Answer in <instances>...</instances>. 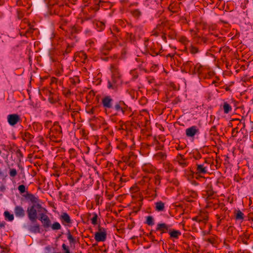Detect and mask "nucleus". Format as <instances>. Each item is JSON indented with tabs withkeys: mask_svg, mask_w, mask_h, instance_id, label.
Returning a JSON list of instances; mask_svg holds the SVG:
<instances>
[{
	"mask_svg": "<svg viewBox=\"0 0 253 253\" xmlns=\"http://www.w3.org/2000/svg\"><path fill=\"white\" fill-rule=\"evenodd\" d=\"M110 70L112 73L111 79L108 81L107 87L109 89L116 90L122 84L121 75L116 65H111Z\"/></svg>",
	"mask_w": 253,
	"mask_h": 253,
	"instance_id": "nucleus-1",
	"label": "nucleus"
},
{
	"mask_svg": "<svg viewBox=\"0 0 253 253\" xmlns=\"http://www.w3.org/2000/svg\"><path fill=\"white\" fill-rule=\"evenodd\" d=\"M37 209L39 210V212H47V210L45 208H42L40 204H34L28 207L27 209L28 218L32 222L36 221L37 218Z\"/></svg>",
	"mask_w": 253,
	"mask_h": 253,
	"instance_id": "nucleus-2",
	"label": "nucleus"
},
{
	"mask_svg": "<svg viewBox=\"0 0 253 253\" xmlns=\"http://www.w3.org/2000/svg\"><path fill=\"white\" fill-rule=\"evenodd\" d=\"M107 233L105 228L98 227V231L94 235V239L97 242H104L106 239Z\"/></svg>",
	"mask_w": 253,
	"mask_h": 253,
	"instance_id": "nucleus-3",
	"label": "nucleus"
},
{
	"mask_svg": "<svg viewBox=\"0 0 253 253\" xmlns=\"http://www.w3.org/2000/svg\"><path fill=\"white\" fill-rule=\"evenodd\" d=\"M208 164L205 161L202 164H197L195 173L198 175L205 174L208 172Z\"/></svg>",
	"mask_w": 253,
	"mask_h": 253,
	"instance_id": "nucleus-4",
	"label": "nucleus"
},
{
	"mask_svg": "<svg viewBox=\"0 0 253 253\" xmlns=\"http://www.w3.org/2000/svg\"><path fill=\"white\" fill-rule=\"evenodd\" d=\"M62 132L61 127L57 122L53 123V126L50 128L49 134L51 136L57 137L59 136Z\"/></svg>",
	"mask_w": 253,
	"mask_h": 253,
	"instance_id": "nucleus-5",
	"label": "nucleus"
},
{
	"mask_svg": "<svg viewBox=\"0 0 253 253\" xmlns=\"http://www.w3.org/2000/svg\"><path fill=\"white\" fill-rule=\"evenodd\" d=\"M7 122L10 126H13L21 120L20 116L16 114L8 115L7 117Z\"/></svg>",
	"mask_w": 253,
	"mask_h": 253,
	"instance_id": "nucleus-6",
	"label": "nucleus"
},
{
	"mask_svg": "<svg viewBox=\"0 0 253 253\" xmlns=\"http://www.w3.org/2000/svg\"><path fill=\"white\" fill-rule=\"evenodd\" d=\"M113 99L109 96L104 97L102 99V104L105 110L111 109L113 107Z\"/></svg>",
	"mask_w": 253,
	"mask_h": 253,
	"instance_id": "nucleus-7",
	"label": "nucleus"
},
{
	"mask_svg": "<svg viewBox=\"0 0 253 253\" xmlns=\"http://www.w3.org/2000/svg\"><path fill=\"white\" fill-rule=\"evenodd\" d=\"M208 217L207 213L201 212L198 216L194 217L193 219L199 223H207Z\"/></svg>",
	"mask_w": 253,
	"mask_h": 253,
	"instance_id": "nucleus-8",
	"label": "nucleus"
},
{
	"mask_svg": "<svg viewBox=\"0 0 253 253\" xmlns=\"http://www.w3.org/2000/svg\"><path fill=\"white\" fill-rule=\"evenodd\" d=\"M170 226L165 223H158L156 227V230L161 232V233H166L169 231Z\"/></svg>",
	"mask_w": 253,
	"mask_h": 253,
	"instance_id": "nucleus-9",
	"label": "nucleus"
},
{
	"mask_svg": "<svg viewBox=\"0 0 253 253\" xmlns=\"http://www.w3.org/2000/svg\"><path fill=\"white\" fill-rule=\"evenodd\" d=\"M205 68L200 64H197L194 66V69L192 71L193 74H201L204 73Z\"/></svg>",
	"mask_w": 253,
	"mask_h": 253,
	"instance_id": "nucleus-10",
	"label": "nucleus"
},
{
	"mask_svg": "<svg viewBox=\"0 0 253 253\" xmlns=\"http://www.w3.org/2000/svg\"><path fill=\"white\" fill-rule=\"evenodd\" d=\"M198 129L197 126H192L186 129V134L188 137H192L194 136L196 133L198 132Z\"/></svg>",
	"mask_w": 253,
	"mask_h": 253,
	"instance_id": "nucleus-11",
	"label": "nucleus"
},
{
	"mask_svg": "<svg viewBox=\"0 0 253 253\" xmlns=\"http://www.w3.org/2000/svg\"><path fill=\"white\" fill-rule=\"evenodd\" d=\"M113 47V44L108 42L104 44L101 49V52L104 55H107Z\"/></svg>",
	"mask_w": 253,
	"mask_h": 253,
	"instance_id": "nucleus-12",
	"label": "nucleus"
},
{
	"mask_svg": "<svg viewBox=\"0 0 253 253\" xmlns=\"http://www.w3.org/2000/svg\"><path fill=\"white\" fill-rule=\"evenodd\" d=\"M14 213L17 217H22L25 215V211L20 206H16L14 209Z\"/></svg>",
	"mask_w": 253,
	"mask_h": 253,
	"instance_id": "nucleus-13",
	"label": "nucleus"
},
{
	"mask_svg": "<svg viewBox=\"0 0 253 253\" xmlns=\"http://www.w3.org/2000/svg\"><path fill=\"white\" fill-rule=\"evenodd\" d=\"M143 170L147 173H152L155 171L154 167L151 164H145L142 166Z\"/></svg>",
	"mask_w": 253,
	"mask_h": 253,
	"instance_id": "nucleus-14",
	"label": "nucleus"
},
{
	"mask_svg": "<svg viewBox=\"0 0 253 253\" xmlns=\"http://www.w3.org/2000/svg\"><path fill=\"white\" fill-rule=\"evenodd\" d=\"M183 66L184 67V69L186 71L189 72L190 73H192V71L194 69L193 64L190 61H188L185 62L183 64Z\"/></svg>",
	"mask_w": 253,
	"mask_h": 253,
	"instance_id": "nucleus-15",
	"label": "nucleus"
},
{
	"mask_svg": "<svg viewBox=\"0 0 253 253\" xmlns=\"http://www.w3.org/2000/svg\"><path fill=\"white\" fill-rule=\"evenodd\" d=\"M60 218L63 223L68 224L72 223L71 219L69 215L66 212H64L61 214Z\"/></svg>",
	"mask_w": 253,
	"mask_h": 253,
	"instance_id": "nucleus-16",
	"label": "nucleus"
},
{
	"mask_svg": "<svg viewBox=\"0 0 253 253\" xmlns=\"http://www.w3.org/2000/svg\"><path fill=\"white\" fill-rule=\"evenodd\" d=\"M169 234L170 238L174 239H178L179 236L181 235V232L178 230H170L169 231Z\"/></svg>",
	"mask_w": 253,
	"mask_h": 253,
	"instance_id": "nucleus-17",
	"label": "nucleus"
},
{
	"mask_svg": "<svg viewBox=\"0 0 253 253\" xmlns=\"http://www.w3.org/2000/svg\"><path fill=\"white\" fill-rule=\"evenodd\" d=\"M177 160L178 164L182 167H185L187 166V162L186 160L183 158V156L179 155L177 157Z\"/></svg>",
	"mask_w": 253,
	"mask_h": 253,
	"instance_id": "nucleus-18",
	"label": "nucleus"
},
{
	"mask_svg": "<svg viewBox=\"0 0 253 253\" xmlns=\"http://www.w3.org/2000/svg\"><path fill=\"white\" fill-rule=\"evenodd\" d=\"M155 209L158 211H162L164 210L165 204L162 201H159L155 203Z\"/></svg>",
	"mask_w": 253,
	"mask_h": 253,
	"instance_id": "nucleus-19",
	"label": "nucleus"
},
{
	"mask_svg": "<svg viewBox=\"0 0 253 253\" xmlns=\"http://www.w3.org/2000/svg\"><path fill=\"white\" fill-rule=\"evenodd\" d=\"M29 230L33 233H40V225L36 223L33 225H31L29 227Z\"/></svg>",
	"mask_w": 253,
	"mask_h": 253,
	"instance_id": "nucleus-20",
	"label": "nucleus"
},
{
	"mask_svg": "<svg viewBox=\"0 0 253 253\" xmlns=\"http://www.w3.org/2000/svg\"><path fill=\"white\" fill-rule=\"evenodd\" d=\"M223 109L225 114H228L232 111L231 106L228 104L227 102H225L223 105Z\"/></svg>",
	"mask_w": 253,
	"mask_h": 253,
	"instance_id": "nucleus-21",
	"label": "nucleus"
},
{
	"mask_svg": "<svg viewBox=\"0 0 253 253\" xmlns=\"http://www.w3.org/2000/svg\"><path fill=\"white\" fill-rule=\"evenodd\" d=\"M41 221L42 223V226L44 228H49L51 226V221L49 217Z\"/></svg>",
	"mask_w": 253,
	"mask_h": 253,
	"instance_id": "nucleus-22",
	"label": "nucleus"
},
{
	"mask_svg": "<svg viewBox=\"0 0 253 253\" xmlns=\"http://www.w3.org/2000/svg\"><path fill=\"white\" fill-rule=\"evenodd\" d=\"M235 218L237 220H243L244 218V214L241 211L238 210L236 213Z\"/></svg>",
	"mask_w": 253,
	"mask_h": 253,
	"instance_id": "nucleus-23",
	"label": "nucleus"
},
{
	"mask_svg": "<svg viewBox=\"0 0 253 253\" xmlns=\"http://www.w3.org/2000/svg\"><path fill=\"white\" fill-rule=\"evenodd\" d=\"M155 157L158 160H164V159H166V154L162 152H158V153H157L155 155Z\"/></svg>",
	"mask_w": 253,
	"mask_h": 253,
	"instance_id": "nucleus-24",
	"label": "nucleus"
},
{
	"mask_svg": "<svg viewBox=\"0 0 253 253\" xmlns=\"http://www.w3.org/2000/svg\"><path fill=\"white\" fill-rule=\"evenodd\" d=\"M131 13L134 17L136 18H138L141 15V12L138 9L131 10Z\"/></svg>",
	"mask_w": 253,
	"mask_h": 253,
	"instance_id": "nucleus-25",
	"label": "nucleus"
},
{
	"mask_svg": "<svg viewBox=\"0 0 253 253\" xmlns=\"http://www.w3.org/2000/svg\"><path fill=\"white\" fill-rule=\"evenodd\" d=\"M123 105V101H120L118 103L115 104L114 106L115 109L118 112H122L123 108L122 106Z\"/></svg>",
	"mask_w": 253,
	"mask_h": 253,
	"instance_id": "nucleus-26",
	"label": "nucleus"
},
{
	"mask_svg": "<svg viewBox=\"0 0 253 253\" xmlns=\"http://www.w3.org/2000/svg\"><path fill=\"white\" fill-rule=\"evenodd\" d=\"M146 223L150 226L153 225L154 224L153 217L151 216H147Z\"/></svg>",
	"mask_w": 253,
	"mask_h": 253,
	"instance_id": "nucleus-27",
	"label": "nucleus"
},
{
	"mask_svg": "<svg viewBox=\"0 0 253 253\" xmlns=\"http://www.w3.org/2000/svg\"><path fill=\"white\" fill-rule=\"evenodd\" d=\"M6 219L8 221H12L14 219V216L13 214H10L8 211H5L4 213Z\"/></svg>",
	"mask_w": 253,
	"mask_h": 253,
	"instance_id": "nucleus-28",
	"label": "nucleus"
},
{
	"mask_svg": "<svg viewBox=\"0 0 253 253\" xmlns=\"http://www.w3.org/2000/svg\"><path fill=\"white\" fill-rule=\"evenodd\" d=\"M51 227L52 230H59L61 229V226L59 222H55L53 224L51 225Z\"/></svg>",
	"mask_w": 253,
	"mask_h": 253,
	"instance_id": "nucleus-29",
	"label": "nucleus"
},
{
	"mask_svg": "<svg viewBox=\"0 0 253 253\" xmlns=\"http://www.w3.org/2000/svg\"><path fill=\"white\" fill-rule=\"evenodd\" d=\"M33 126L34 129L37 131L41 130L42 128V125L39 123H34Z\"/></svg>",
	"mask_w": 253,
	"mask_h": 253,
	"instance_id": "nucleus-30",
	"label": "nucleus"
},
{
	"mask_svg": "<svg viewBox=\"0 0 253 253\" xmlns=\"http://www.w3.org/2000/svg\"><path fill=\"white\" fill-rule=\"evenodd\" d=\"M78 56L79 57H81L82 62H85V60L87 58V56L86 54L84 51H81L78 53Z\"/></svg>",
	"mask_w": 253,
	"mask_h": 253,
	"instance_id": "nucleus-31",
	"label": "nucleus"
},
{
	"mask_svg": "<svg viewBox=\"0 0 253 253\" xmlns=\"http://www.w3.org/2000/svg\"><path fill=\"white\" fill-rule=\"evenodd\" d=\"M206 192H207V195L208 196V198H211V196L213 194V191L211 189V186H210L209 187L207 188Z\"/></svg>",
	"mask_w": 253,
	"mask_h": 253,
	"instance_id": "nucleus-32",
	"label": "nucleus"
},
{
	"mask_svg": "<svg viewBox=\"0 0 253 253\" xmlns=\"http://www.w3.org/2000/svg\"><path fill=\"white\" fill-rule=\"evenodd\" d=\"M53 126V124H52V122L50 121H47L45 122L44 126L46 128L49 129V131H50V128Z\"/></svg>",
	"mask_w": 253,
	"mask_h": 253,
	"instance_id": "nucleus-33",
	"label": "nucleus"
},
{
	"mask_svg": "<svg viewBox=\"0 0 253 253\" xmlns=\"http://www.w3.org/2000/svg\"><path fill=\"white\" fill-rule=\"evenodd\" d=\"M189 51L192 54H195L199 52L198 49L196 47L193 45H191L190 47Z\"/></svg>",
	"mask_w": 253,
	"mask_h": 253,
	"instance_id": "nucleus-34",
	"label": "nucleus"
},
{
	"mask_svg": "<svg viewBox=\"0 0 253 253\" xmlns=\"http://www.w3.org/2000/svg\"><path fill=\"white\" fill-rule=\"evenodd\" d=\"M130 75L132 76V80H135L138 76L137 72L135 70H131L130 71Z\"/></svg>",
	"mask_w": 253,
	"mask_h": 253,
	"instance_id": "nucleus-35",
	"label": "nucleus"
},
{
	"mask_svg": "<svg viewBox=\"0 0 253 253\" xmlns=\"http://www.w3.org/2000/svg\"><path fill=\"white\" fill-rule=\"evenodd\" d=\"M42 213H41L40 214V218H39V220L40 221H42V220H43L44 219H46V218H48V216L45 214V212H41Z\"/></svg>",
	"mask_w": 253,
	"mask_h": 253,
	"instance_id": "nucleus-36",
	"label": "nucleus"
},
{
	"mask_svg": "<svg viewBox=\"0 0 253 253\" xmlns=\"http://www.w3.org/2000/svg\"><path fill=\"white\" fill-rule=\"evenodd\" d=\"M97 215L96 213H93V216L91 219V223L93 225H96L97 224Z\"/></svg>",
	"mask_w": 253,
	"mask_h": 253,
	"instance_id": "nucleus-37",
	"label": "nucleus"
},
{
	"mask_svg": "<svg viewBox=\"0 0 253 253\" xmlns=\"http://www.w3.org/2000/svg\"><path fill=\"white\" fill-rule=\"evenodd\" d=\"M33 138V136L32 135H31L30 133H29L28 132H27V133H25L23 139L25 140H30L31 139Z\"/></svg>",
	"mask_w": 253,
	"mask_h": 253,
	"instance_id": "nucleus-38",
	"label": "nucleus"
},
{
	"mask_svg": "<svg viewBox=\"0 0 253 253\" xmlns=\"http://www.w3.org/2000/svg\"><path fill=\"white\" fill-rule=\"evenodd\" d=\"M122 108L123 109L122 113L123 114H126V112L129 110V108H128L127 106L125 104V103L123 102V105L122 106Z\"/></svg>",
	"mask_w": 253,
	"mask_h": 253,
	"instance_id": "nucleus-39",
	"label": "nucleus"
},
{
	"mask_svg": "<svg viewBox=\"0 0 253 253\" xmlns=\"http://www.w3.org/2000/svg\"><path fill=\"white\" fill-rule=\"evenodd\" d=\"M18 189L21 194L26 192V188L24 185H19L18 187Z\"/></svg>",
	"mask_w": 253,
	"mask_h": 253,
	"instance_id": "nucleus-40",
	"label": "nucleus"
},
{
	"mask_svg": "<svg viewBox=\"0 0 253 253\" xmlns=\"http://www.w3.org/2000/svg\"><path fill=\"white\" fill-rule=\"evenodd\" d=\"M17 171L14 169H10L9 175L11 177H15L17 175Z\"/></svg>",
	"mask_w": 253,
	"mask_h": 253,
	"instance_id": "nucleus-41",
	"label": "nucleus"
},
{
	"mask_svg": "<svg viewBox=\"0 0 253 253\" xmlns=\"http://www.w3.org/2000/svg\"><path fill=\"white\" fill-rule=\"evenodd\" d=\"M67 238L70 243H74L75 242V240L74 237L70 233H69L67 234Z\"/></svg>",
	"mask_w": 253,
	"mask_h": 253,
	"instance_id": "nucleus-42",
	"label": "nucleus"
},
{
	"mask_svg": "<svg viewBox=\"0 0 253 253\" xmlns=\"http://www.w3.org/2000/svg\"><path fill=\"white\" fill-rule=\"evenodd\" d=\"M62 248L63 250L64 251L65 253H71L68 247H67L65 244H62Z\"/></svg>",
	"mask_w": 253,
	"mask_h": 253,
	"instance_id": "nucleus-43",
	"label": "nucleus"
},
{
	"mask_svg": "<svg viewBox=\"0 0 253 253\" xmlns=\"http://www.w3.org/2000/svg\"><path fill=\"white\" fill-rule=\"evenodd\" d=\"M70 30L72 33H76L79 32L80 31V29L77 27L74 26L71 28Z\"/></svg>",
	"mask_w": 253,
	"mask_h": 253,
	"instance_id": "nucleus-44",
	"label": "nucleus"
},
{
	"mask_svg": "<svg viewBox=\"0 0 253 253\" xmlns=\"http://www.w3.org/2000/svg\"><path fill=\"white\" fill-rule=\"evenodd\" d=\"M71 82L74 84H76L78 83H79L80 80L78 77H75L74 78L70 79Z\"/></svg>",
	"mask_w": 253,
	"mask_h": 253,
	"instance_id": "nucleus-45",
	"label": "nucleus"
},
{
	"mask_svg": "<svg viewBox=\"0 0 253 253\" xmlns=\"http://www.w3.org/2000/svg\"><path fill=\"white\" fill-rule=\"evenodd\" d=\"M95 201H96L97 204H99L100 200H101V201H102L101 196L99 195H96L95 196Z\"/></svg>",
	"mask_w": 253,
	"mask_h": 253,
	"instance_id": "nucleus-46",
	"label": "nucleus"
},
{
	"mask_svg": "<svg viewBox=\"0 0 253 253\" xmlns=\"http://www.w3.org/2000/svg\"><path fill=\"white\" fill-rule=\"evenodd\" d=\"M96 25L97 26H99L100 27L101 29L100 30H102L104 28V24L103 23H102V22H98L97 23H96Z\"/></svg>",
	"mask_w": 253,
	"mask_h": 253,
	"instance_id": "nucleus-47",
	"label": "nucleus"
},
{
	"mask_svg": "<svg viewBox=\"0 0 253 253\" xmlns=\"http://www.w3.org/2000/svg\"><path fill=\"white\" fill-rule=\"evenodd\" d=\"M155 183L156 185H159L160 184V179L159 176L156 177Z\"/></svg>",
	"mask_w": 253,
	"mask_h": 253,
	"instance_id": "nucleus-48",
	"label": "nucleus"
},
{
	"mask_svg": "<svg viewBox=\"0 0 253 253\" xmlns=\"http://www.w3.org/2000/svg\"><path fill=\"white\" fill-rule=\"evenodd\" d=\"M200 224V228L201 229H204L206 223H199Z\"/></svg>",
	"mask_w": 253,
	"mask_h": 253,
	"instance_id": "nucleus-49",
	"label": "nucleus"
},
{
	"mask_svg": "<svg viewBox=\"0 0 253 253\" xmlns=\"http://www.w3.org/2000/svg\"><path fill=\"white\" fill-rule=\"evenodd\" d=\"M151 50H152L153 53L154 54H156V55H158V53L157 52H155V51H153V49H152Z\"/></svg>",
	"mask_w": 253,
	"mask_h": 253,
	"instance_id": "nucleus-50",
	"label": "nucleus"
},
{
	"mask_svg": "<svg viewBox=\"0 0 253 253\" xmlns=\"http://www.w3.org/2000/svg\"><path fill=\"white\" fill-rule=\"evenodd\" d=\"M161 26H158L157 27V29H159L160 31H161Z\"/></svg>",
	"mask_w": 253,
	"mask_h": 253,
	"instance_id": "nucleus-51",
	"label": "nucleus"
},
{
	"mask_svg": "<svg viewBox=\"0 0 253 253\" xmlns=\"http://www.w3.org/2000/svg\"><path fill=\"white\" fill-rule=\"evenodd\" d=\"M183 41H187V40L186 38H183Z\"/></svg>",
	"mask_w": 253,
	"mask_h": 253,
	"instance_id": "nucleus-52",
	"label": "nucleus"
},
{
	"mask_svg": "<svg viewBox=\"0 0 253 253\" xmlns=\"http://www.w3.org/2000/svg\"><path fill=\"white\" fill-rule=\"evenodd\" d=\"M89 32H90V31H88V30H86V31H85V33H86V34H87V33H89Z\"/></svg>",
	"mask_w": 253,
	"mask_h": 253,
	"instance_id": "nucleus-53",
	"label": "nucleus"
},
{
	"mask_svg": "<svg viewBox=\"0 0 253 253\" xmlns=\"http://www.w3.org/2000/svg\"><path fill=\"white\" fill-rule=\"evenodd\" d=\"M208 225L209 226V228H210L211 227V225L210 224H209Z\"/></svg>",
	"mask_w": 253,
	"mask_h": 253,
	"instance_id": "nucleus-54",
	"label": "nucleus"
}]
</instances>
